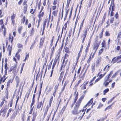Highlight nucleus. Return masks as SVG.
Instances as JSON below:
<instances>
[{"mask_svg":"<svg viewBox=\"0 0 121 121\" xmlns=\"http://www.w3.org/2000/svg\"><path fill=\"white\" fill-rule=\"evenodd\" d=\"M67 104L68 103H67L66 105L64 106V107H63V108H62L61 109V111H62V112H64L65 111L67 107Z\"/></svg>","mask_w":121,"mask_h":121,"instance_id":"56","label":"nucleus"},{"mask_svg":"<svg viewBox=\"0 0 121 121\" xmlns=\"http://www.w3.org/2000/svg\"><path fill=\"white\" fill-rule=\"evenodd\" d=\"M53 100V96L51 95L50 97V98L49 99L48 103V105H47L45 111L44 112L43 115V118H44L47 115V112L49 108L51 107V104Z\"/></svg>","mask_w":121,"mask_h":121,"instance_id":"3","label":"nucleus"},{"mask_svg":"<svg viewBox=\"0 0 121 121\" xmlns=\"http://www.w3.org/2000/svg\"><path fill=\"white\" fill-rule=\"evenodd\" d=\"M109 91V90L108 88H106V89L104 90L103 91V95H105L106 93Z\"/></svg>","mask_w":121,"mask_h":121,"instance_id":"53","label":"nucleus"},{"mask_svg":"<svg viewBox=\"0 0 121 121\" xmlns=\"http://www.w3.org/2000/svg\"><path fill=\"white\" fill-rule=\"evenodd\" d=\"M35 32V29L34 27H33L31 29L30 32V36H32L34 34Z\"/></svg>","mask_w":121,"mask_h":121,"instance_id":"41","label":"nucleus"},{"mask_svg":"<svg viewBox=\"0 0 121 121\" xmlns=\"http://www.w3.org/2000/svg\"><path fill=\"white\" fill-rule=\"evenodd\" d=\"M85 20V18H84L82 20V22L81 24L80 25V26L79 30L78 32V35H79V34L80 33V32L81 31V30L83 28Z\"/></svg>","mask_w":121,"mask_h":121,"instance_id":"23","label":"nucleus"},{"mask_svg":"<svg viewBox=\"0 0 121 121\" xmlns=\"http://www.w3.org/2000/svg\"><path fill=\"white\" fill-rule=\"evenodd\" d=\"M93 98H92L87 103V104L85 105L83 107V108H85L87 106H90L92 104L93 102Z\"/></svg>","mask_w":121,"mask_h":121,"instance_id":"24","label":"nucleus"},{"mask_svg":"<svg viewBox=\"0 0 121 121\" xmlns=\"http://www.w3.org/2000/svg\"><path fill=\"white\" fill-rule=\"evenodd\" d=\"M71 0H67V2L66 7L67 8H69V5L70 2Z\"/></svg>","mask_w":121,"mask_h":121,"instance_id":"64","label":"nucleus"},{"mask_svg":"<svg viewBox=\"0 0 121 121\" xmlns=\"http://www.w3.org/2000/svg\"><path fill=\"white\" fill-rule=\"evenodd\" d=\"M25 64V63H23L22 65V66L21 68V69L20 71V74H21L22 72L23 69V67H24V65Z\"/></svg>","mask_w":121,"mask_h":121,"instance_id":"52","label":"nucleus"},{"mask_svg":"<svg viewBox=\"0 0 121 121\" xmlns=\"http://www.w3.org/2000/svg\"><path fill=\"white\" fill-rule=\"evenodd\" d=\"M114 104V103H113L112 104H110V105H109L105 109V111L107 109H110V108H112V104Z\"/></svg>","mask_w":121,"mask_h":121,"instance_id":"55","label":"nucleus"},{"mask_svg":"<svg viewBox=\"0 0 121 121\" xmlns=\"http://www.w3.org/2000/svg\"><path fill=\"white\" fill-rule=\"evenodd\" d=\"M105 41L104 40L101 43V47L102 48L105 47Z\"/></svg>","mask_w":121,"mask_h":121,"instance_id":"62","label":"nucleus"},{"mask_svg":"<svg viewBox=\"0 0 121 121\" xmlns=\"http://www.w3.org/2000/svg\"><path fill=\"white\" fill-rule=\"evenodd\" d=\"M104 50V49L103 48H102L100 49L99 51L98 55L99 56L101 55L102 53L103 52Z\"/></svg>","mask_w":121,"mask_h":121,"instance_id":"48","label":"nucleus"},{"mask_svg":"<svg viewBox=\"0 0 121 121\" xmlns=\"http://www.w3.org/2000/svg\"><path fill=\"white\" fill-rule=\"evenodd\" d=\"M113 70L111 71L110 73L107 75L104 78L103 85L105 87L109 85V83L112 81V80L110 79V77L113 73Z\"/></svg>","mask_w":121,"mask_h":121,"instance_id":"2","label":"nucleus"},{"mask_svg":"<svg viewBox=\"0 0 121 121\" xmlns=\"http://www.w3.org/2000/svg\"><path fill=\"white\" fill-rule=\"evenodd\" d=\"M76 65H76V64H75V65H73V66L71 69V73H72L74 72V70L76 67Z\"/></svg>","mask_w":121,"mask_h":121,"instance_id":"46","label":"nucleus"},{"mask_svg":"<svg viewBox=\"0 0 121 121\" xmlns=\"http://www.w3.org/2000/svg\"><path fill=\"white\" fill-rule=\"evenodd\" d=\"M25 64V63H23L22 65V66L21 68V69L20 71V74H21L22 72L23 69V67H24V65Z\"/></svg>","mask_w":121,"mask_h":121,"instance_id":"50","label":"nucleus"},{"mask_svg":"<svg viewBox=\"0 0 121 121\" xmlns=\"http://www.w3.org/2000/svg\"><path fill=\"white\" fill-rule=\"evenodd\" d=\"M59 60L57 59L56 58H55L54 61L53 63V64L52 65V69H54L55 66L57 62V61H58V64L59 63Z\"/></svg>","mask_w":121,"mask_h":121,"instance_id":"28","label":"nucleus"},{"mask_svg":"<svg viewBox=\"0 0 121 121\" xmlns=\"http://www.w3.org/2000/svg\"><path fill=\"white\" fill-rule=\"evenodd\" d=\"M59 84V83H58V84L56 85L54 88V91L53 92L52 94V95L54 97L56 95V92L57 91L58 89Z\"/></svg>","mask_w":121,"mask_h":121,"instance_id":"25","label":"nucleus"},{"mask_svg":"<svg viewBox=\"0 0 121 121\" xmlns=\"http://www.w3.org/2000/svg\"><path fill=\"white\" fill-rule=\"evenodd\" d=\"M103 106V104L101 102H99V104L97 107L98 109H99Z\"/></svg>","mask_w":121,"mask_h":121,"instance_id":"58","label":"nucleus"},{"mask_svg":"<svg viewBox=\"0 0 121 121\" xmlns=\"http://www.w3.org/2000/svg\"><path fill=\"white\" fill-rule=\"evenodd\" d=\"M23 27L22 26H20L18 29V32L19 34H20L21 33Z\"/></svg>","mask_w":121,"mask_h":121,"instance_id":"43","label":"nucleus"},{"mask_svg":"<svg viewBox=\"0 0 121 121\" xmlns=\"http://www.w3.org/2000/svg\"><path fill=\"white\" fill-rule=\"evenodd\" d=\"M38 100V102L36 105V108L37 109H39L41 108V110L42 109L43 107V105L44 100L39 101Z\"/></svg>","mask_w":121,"mask_h":121,"instance_id":"7","label":"nucleus"},{"mask_svg":"<svg viewBox=\"0 0 121 121\" xmlns=\"http://www.w3.org/2000/svg\"><path fill=\"white\" fill-rule=\"evenodd\" d=\"M101 57L98 58L96 60V65L98 66L99 64L100 63L101 61Z\"/></svg>","mask_w":121,"mask_h":121,"instance_id":"40","label":"nucleus"},{"mask_svg":"<svg viewBox=\"0 0 121 121\" xmlns=\"http://www.w3.org/2000/svg\"><path fill=\"white\" fill-rule=\"evenodd\" d=\"M25 64V63H23L22 65V66L21 68V69L20 71V74H21L22 72L23 69V67H24V65Z\"/></svg>","mask_w":121,"mask_h":121,"instance_id":"51","label":"nucleus"},{"mask_svg":"<svg viewBox=\"0 0 121 121\" xmlns=\"http://www.w3.org/2000/svg\"><path fill=\"white\" fill-rule=\"evenodd\" d=\"M7 109L5 107H3L0 110V116L1 115V113H3L2 116L4 117L6 114Z\"/></svg>","mask_w":121,"mask_h":121,"instance_id":"12","label":"nucleus"},{"mask_svg":"<svg viewBox=\"0 0 121 121\" xmlns=\"http://www.w3.org/2000/svg\"><path fill=\"white\" fill-rule=\"evenodd\" d=\"M69 24V22L68 21H67L65 23L64 26V30H65L66 29L67 27V24Z\"/></svg>","mask_w":121,"mask_h":121,"instance_id":"63","label":"nucleus"},{"mask_svg":"<svg viewBox=\"0 0 121 121\" xmlns=\"http://www.w3.org/2000/svg\"><path fill=\"white\" fill-rule=\"evenodd\" d=\"M95 64H94L92 65L91 66V71L92 72H94L95 70Z\"/></svg>","mask_w":121,"mask_h":121,"instance_id":"47","label":"nucleus"},{"mask_svg":"<svg viewBox=\"0 0 121 121\" xmlns=\"http://www.w3.org/2000/svg\"><path fill=\"white\" fill-rule=\"evenodd\" d=\"M27 5L25 6L23 8V13L24 14H25L26 13L27 9Z\"/></svg>","mask_w":121,"mask_h":121,"instance_id":"37","label":"nucleus"},{"mask_svg":"<svg viewBox=\"0 0 121 121\" xmlns=\"http://www.w3.org/2000/svg\"><path fill=\"white\" fill-rule=\"evenodd\" d=\"M7 33V31L6 30V28H4V29L3 30V34L4 36V37H5L6 36V35Z\"/></svg>","mask_w":121,"mask_h":121,"instance_id":"59","label":"nucleus"},{"mask_svg":"<svg viewBox=\"0 0 121 121\" xmlns=\"http://www.w3.org/2000/svg\"><path fill=\"white\" fill-rule=\"evenodd\" d=\"M17 111L16 112H14L13 113V114L12 115V117L13 118H14L15 117L17 114Z\"/></svg>","mask_w":121,"mask_h":121,"instance_id":"57","label":"nucleus"},{"mask_svg":"<svg viewBox=\"0 0 121 121\" xmlns=\"http://www.w3.org/2000/svg\"><path fill=\"white\" fill-rule=\"evenodd\" d=\"M112 62L113 64L116 63H121V55L113 58L112 60Z\"/></svg>","mask_w":121,"mask_h":121,"instance_id":"5","label":"nucleus"},{"mask_svg":"<svg viewBox=\"0 0 121 121\" xmlns=\"http://www.w3.org/2000/svg\"><path fill=\"white\" fill-rule=\"evenodd\" d=\"M106 13H105L103 16L102 19V23L103 24L105 20L106 17Z\"/></svg>","mask_w":121,"mask_h":121,"instance_id":"39","label":"nucleus"},{"mask_svg":"<svg viewBox=\"0 0 121 121\" xmlns=\"http://www.w3.org/2000/svg\"><path fill=\"white\" fill-rule=\"evenodd\" d=\"M7 74L5 73L3 76L0 74V84H1L5 81L7 78V77H6Z\"/></svg>","mask_w":121,"mask_h":121,"instance_id":"8","label":"nucleus"},{"mask_svg":"<svg viewBox=\"0 0 121 121\" xmlns=\"http://www.w3.org/2000/svg\"><path fill=\"white\" fill-rule=\"evenodd\" d=\"M114 0H111V2L108 9V14L109 15L111 11V6H115V5L114 3Z\"/></svg>","mask_w":121,"mask_h":121,"instance_id":"19","label":"nucleus"},{"mask_svg":"<svg viewBox=\"0 0 121 121\" xmlns=\"http://www.w3.org/2000/svg\"><path fill=\"white\" fill-rule=\"evenodd\" d=\"M37 115V112H36L35 113L33 112L32 114V117L31 121H35Z\"/></svg>","mask_w":121,"mask_h":121,"instance_id":"26","label":"nucleus"},{"mask_svg":"<svg viewBox=\"0 0 121 121\" xmlns=\"http://www.w3.org/2000/svg\"><path fill=\"white\" fill-rule=\"evenodd\" d=\"M64 73V71H62L60 74L58 78V81L59 82V83L61 82L62 79H63Z\"/></svg>","mask_w":121,"mask_h":121,"instance_id":"17","label":"nucleus"},{"mask_svg":"<svg viewBox=\"0 0 121 121\" xmlns=\"http://www.w3.org/2000/svg\"><path fill=\"white\" fill-rule=\"evenodd\" d=\"M83 48V45H82L81 46V47L80 48V51L78 53V56L76 58V62L75 64L76 65H77L79 59L81 55L82 52Z\"/></svg>","mask_w":121,"mask_h":121,"instance_id":"11","label":"nucleus"},{"mask_svg":"<svg viewBox=\"0 0 121 121\" xmlns=\"http://www.w3.org/2000/svg\"><path fill=\"white\" fill-rule=\"evenodd\" d=\"M90 46L88 45H87L86 48L85 49V53L86 54H87L88 52L89 51Z\"/></svg>","mask_w":121,"mask_h":121,"instance_id":"38","label":"nucleus"},{"mask_svg":"<svg viewBox=\"0 0 121 121\" xmlns=\"http://www.w3.org/2000/svg\"><path fill=\"white\" fill-rule=\"evenodd\" d=\"M68 82L69 81L68 80H66L65 81L62 89V91H64L65 88V86H66L67 84L68 83Z\"/></svg>","mask_w":121,"mask_h":121,"instance_id":"36","label":"nucleus"},{"mask_svg":"<svg viewBox=\"0 0 121 121\" xmlns=\"http://www.w3.org/2000/svg\"><path fill=\"white\" fill-rule=\"evenodd\" d=\"M120 71V70H118L115 72L112 76L111 77L112 78H115L116 76H117L119 72Z\"/></svg>","mask_w":121,"mask_h":121,"instance_id":"32","label":"nucleus"},{"mask_svg":"<svg viewBox=\"0 0 121 121\" xmlns=\"http://www.w3.org/2000/svg\"><path fill=\"white\" fill-rule=\"evenodd\" d=\"M55 48L53 46L51 49V54L52 55L53 54L54 51L55 50Z\"/></svg>","mask_w":121,"mask_h":121,"instance_id":"54","label":"nucleus"},{"mask_svg":"<svg viewBox=\"0 0 121 121\" xmlns=\"http://www.w3.org/2000/svg\"><path fill=\"white\" fill-rule=\"evenodd\" d=\"M10 87L6 86V89L5 90V97L7 99L9 98V89Z\"/></svg>","mask_w":121,"mask_h":121,"instance_id":"18","label":"nucleus"},{"mask_svg":"<svg viewBox=\"0 0 121 121\" xmlns=\"http://www.w3.org/2000/svg\"><path fill=\"white\" fill-rule=\"evenodd\" d=\"M44 13L43 11H39L38 15V17L39 18V20L40 21L41 20L42 18L44 16Z\"/></svg>","mask_w":121,"mask_h":121,"instance_id":"15","label":"nucleus"},{"mask_svg":"<svg viewBox=\"0 0 121 121\" xmlns=\"http://www.w3.org/2000/svg\"><path fill=\"white\" fill-rule=\"evenodd\" d=\"M26 17L25 16H23V18L21 20L22 23L23 24H24L26 20Z\"/></svg>","mask_w":121,"mask_h":121,"instance_id":"61","label":"nucleus"},{"mask_svg":"<svg viewBox=\"0 0 121 121\" xmlns=\"http://www.w3.org/2000/svg\"><path fill=\"white\" fill-rule=\"evenodd\" d=\"M43 86V82L41 83L40 84V88L39 89V92L38 94V96L37 98V100H39V99L41 94V92L42 88V87Z\"/></svg>","mask_w":121,"mask_h":121,"instance_id":"22","label":"nucleus"},{"mask_svg":"<svg viewBox=\"0 0 121 121\" xmlns=\"http://www.w3.org/2000/svg\"><path fill=\"white\" fill-rule=\"evenodd\" d=\"M45 38V37H41L40 39V41L39 44V48L43 47L44 42Z\"/></svg>","mask_w":121,"mask_h":121,"instance_id":"13","label":"nucleus"},{"mask_svg":"<svg viewBox=\"0 0 121 121\" xmlns=\"http://www.w3.org/2000/svg\"><path fill=\"white\" fill-rule=\"evenodd\" d=\"M61 50H59L58 51V53L56 55V57L55 58H56L57 59L60 60L59 58L60 57V54L61 53Z\"/></svg>","mask_w":121,"mask_h":121,"instance_id":"34","label":"nucleus"},{"mask_svg":"<svg viewBox=\"0 0 121 121\" xmlns=\"http://www.w3.org/2000/svg\"><path fill=\"white\" fill-rule=\"evenodd\" d=\"M29 53L27 54L26 56L25 59L23 60V61L25 62L26 60H28V59L29 57Z\"/></svg>","mask_w":121,"mask_h":121,"instance_id":"60","label":"nucleus"},{"mask_svg":"<svg viewBox=\"0 0 121 121\" xmlns=\"http://www.w3.org/2000/svg\"><path fill=\"white\" fill-rule=\"evenodd\" d=\"M13 44H9L8 45L7 48V51L9 52V55L10 56L11 55V52L12 50Z\"/></svg>","mask_w":121,"mask_h":121,"instance_id":"14","label":"nucleus"},{"mask_svg":"<svg viewBox=\"0 0 121 121\" xmlns=\"http://www.w3.org/2000/svg\"><path fill=\"white\" fill-rule=\"evenodd\" d=\"M66 63L67 62H66L65 64H62L60 70V71H61L63 69V68H64L65 67L66 65Z\"/></svg>","mask_w":121,"mask_h":121,"instance_id":"42","label":"nucleus"},{"mask_svg":"<svg viewBox=\"0 0 121 121\" xmlns=\"http://www.w3.org/2000/svg\"><path fill=\"white\" fill-rule=\"evenodd\" d=\"M17 67V65L16 64L13 66L10 67V69L9 70V72H11L13 71L14 75H16L18 73L19 69H17V70L16 69Z\"/></svg>","mask_w":121,"mask_h":121,"instance_id":"4","label":"nucleus"},{"mask_svg":"<svg viewBox=\"0 0 121 121\" xmlns=\"http://www.w3.org/2000/svg\"><path fill=\"white\" fill-rule=\"evenodd\" d=\"M100 43V41H99L97 39L95 40L93 50H97Z\"/></svg>","mask_w":121,"mask_h":121,"instance_id":"9","label":"nucleus"},{"mask_svg":"<svg viewBox=\"0 0 121 121\" xmlns=\"http://www.w3.org/2000/svg\"><path fill=\"white\" fill-rule=\"evenodd\" d=\"M58 12V10H54L52 12V14L54 17H56L57 15Z\"/></svg>","mask_w":121,"mask_h":121,"instance_id":"35","label":"nucleus"},{"mask_svg":"<svg viewBox=\"0 0 121 121\" xmlns=\"http://www.w3.org/2000/svg\"><path fill=\"white\" fill-rule=\"evenodd\" d=\"M70 50V49L68 47H66L65 48V51L66 53L68 54H70L71 53V52Z\"/></svg>","mask_w":121,"mask_h":121,"instance_id":"33","label":"nucleus"},{"mask_svg":"<svg viewBox=\"0 0 121 121\" xmlns=\"http://www.w3.org/2000/svg\"><path fill=\"white\" fill-rule=\"evenodd\" d=\"M6 97L5 96H4L2 99V101L1 102L0 104V107H2L4 103V101L6 102L7 101L5 100Z\"/></svg>","mask_w":121,"mask_h":121,"instance_id":"30","label":"nucleus"},{"mask_svg":"<svg viewBox=\"0 0 121 121\" xmlns=\"http://www.w3.org/2000/svg\"><path fill=\"white\" fill-rule=\"evenodd\" d=\"M34 79L33 80L32 86H31L29 88L28 90L29 92H28V94L27 92L26 93V95L25 96V99L24 100V101L25 100V98L26 97V98L27 100L28 98H29V95H30V94L31 91L33 88V86L34 84Z\"/></svg>","mask_w":121,"mask_h":121,"instance_id":"10","label":"nucleus"},{"mask_svg":"<svg viewBox=\"0 0 121 121\" xmlns=\"http://www.w3.org/2000/svg\"><path fill=\"white\" fill-rule=\"evenodd\" d=\"M91 108H89L88 109H87L86 110V115H85V116H86V119H89L90 118V117H91V112L89 113L88 112H89L91 110Z\"/></svg>","mask_w":121,"mask_h":121,"instance_id":"20","label":"nucleus"},{"mask_svg":"<svg viewBox=\"0 0 121 121\" xmlns=\"http://www.w3.org/2000/svg\"><path fill=\"white\" fill-rule=\"evenodd\" d=\"M14 79V78H11L9 79L7 82L6 86L10 87L11 84L13 81Z\"/></svg>","mask_w":121,"mask_h":121,"instance_id":"21","label":"nucleus"},{"mask_svg":"<svg viewBox=\"0 0 121 121\" xmlns=\"http://www.w3.org/2000/svg\"><path fill=\"white\" fill-rule=\"evenodd\" d=\"M84 96V95H82L75 103L74 107V109L71 111V113L73 115H76L78 113V109Z\"/></svg>","mask_w":121,"mask_h":121,"instance_id":"1","label":"nucleus"},{"mask_svg":"<svg viewBox=\"0 0 121 121\" xmlns=\"http://www.w3.org/2000/svg\"><path fill=\"white\" fill-rule=\"evenodd\" d=\"M26 32L25 31L21 35L22 37L23 38H25L26 37Z\"/></svg>","mask_w":121,"mask_h":121,"instance_id":"45","label":"nucleus"},{"mask_svg":"<svg viewBox=\"0 0 121 121\" xmlns=\"http://www.w3.org/2000/svg\"><path fill=\"white\" fill-rule=\"evenodd\" d=\"M15 79L17 83L16 86L17 87L18 86L19 83V78L18 76H17L15 78Z\"/></svg>","mask_w":121,"mask_h":121,"instance_id":"31","label":"nucleus"},{"mask_svg":"<svg viewBox=\"0 0 121 121\" xmlns=\"http://www.w3.org/2000/svg\"><path fill=\"white\" fill-rule=\"evenodd\" d=\"M8 39L9 41L10 42L11 44H13L14 40V37L10 33L9 34Z\"/></svg>","mask_w":121,"mask_h":121,"instance_id":"16","label":"nucleus"},{"mask_svg":"<svg viewBox=\"0 0 121 121\" xmlns=\"http://www.w3.org/2000/svg\"><path fill=\"white\" fill-rule=\"evenodd\" d=\"M104 31V28H103L101 30V32L99 35V38L101 39L102 38L103 35V33Z\"/></svg>","mask_w":121,"mask_h":121,"instance_id":"44","label":"nucleus"},{"mask_svg":"<svg viewBox=\"0 0 121 121\" xmlns=\"http://www.w3.org/2000/svg\"><path fill=\"white\" fill-rule=\"evenodd\" d=\"M115 6H111V12L110 13V17H112L114 16V12L115 10Z\"/></svg>","mask_w":121,"mask_h":121,"instance_id":"29","label":"nucleus"},{"mask_svg":"<svg viewBox=\"0 0 121 121\" xmlns=\"http://www.w3.org/2000/svg\"><path fill=\"white\" fill-rule=\"evenodd\" d=\"M7 64H5L4 65V69H5V73H7V70L8 69V67H7Z\"/></svg>","mask_w":121,"mask_h":121,"instance_id":"49","label":"nucleus"},{"mask_svg":"<svg viewBox=\"0 0 121 121\" xmlns=\"http://www.w3.org/2000/svg\"><path fill=\"white\" fill-rule=\"evenodd\" d=\"M88 31V28L86 29L85 31L83 32V33L81 35V42L82 43H84V42L87 35Z\"/></svg>","mask_w":121,"mask_h":121,"instance_id":"6","label":"nucleus"},{"mask_svg":"<svg viewBox=\"0 0 121 121\" xmlns=\"http://www.w3.org/2000/svg\"><path fill=\"white\" fill-rule=\"evenodd\" d=\"M16 16V14L13 13L11 17V21L13 25L15 24V21L14 20V19L15 18Z\"/></svg>","mask_w":121,"mask_h":121,"instance_id":"27","label":"nucleus"}]
</instances>
